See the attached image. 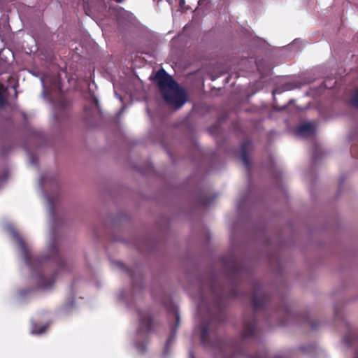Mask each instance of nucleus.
<instances>
[{"mask_svg": "<svg viewBox=\"0 0 358 358\" xmlns=\"http://www.w3.org/2000/svg\"><path fill=\"white\" fill-rule=\"evenodd\" d=\"M55 185V177L52 173H47L40 176L38 187L46 202L50 226L47 243L48 254L42 256L34 254L29 243L15 229L14 224L10 222L3 223V229L15 243L19 255L29 269L31 280L34 285V287L22 288L17 291L16 299L20 303L30 299L36 288L43 291L51 290L57 277L70 272L73 267V263L64 258L59 249L58 231L63 225L64 221L62 216L56 211L58 198L57 196H50L45 192L48 185Z\"/></svg>", "mask_w": 358, "mask_h": 358, "instance_id": "obj_1", "label": "nucleus"}, {"mask_svg": "<svg viewBox=\"0 0 358 358\" xmlns=\"http://www.w3.org/2000/svg\"><path fill=\"white\" fill-rule=\"evenodd\" d=\"M225 287L221 282H196V293L193 298L196 303L199 324L197 331L201 344L220 358L248 357L245 341L256 337L258 322L255 315L244 317L239 341H224L218 336V328L224 320V310L227 300L238 297L239 282H227ZM189 358H195L192 351Z\"/></svg>", "mask_w": 358, "mask_h": 358, "instance_id": "obj_2", "label": "nucleus"}, {"mask_svg": "<svg viewBox=\"0 0 358 358\" xmlns=\"http://www.w3.org/2000/svg\"><path fill=\"white\" fill-rule=\"evenodd\" d=\"M110 261L113 266L128 273L131 278V287L120 288L115 294V299L117 303L123 304L129 310L136 308L138 322L135 330L130 334V340L136 352L143 354L146 351V344L149 334L153 330L154 324L150 308H142L137 306L139 294L144 287L142 268L139 265L129 268L122 262L111 259Z\"/></svg>", "mask_w": 358, "mask_h": 358, "instance_id": "obj_3", "label": "nucleus"}, {"mask_svg": "<svg viewBox=\"0 0 358 358\" xmlns=\"http://www.w3.org/2000/svg\"><path fill=\"white\" fill-rule=\"evenodd\" d=\"M161 301L167 312L168 324L170 332L164 344V350L160 358H171L173 353V345L176 341L177 329L180 326V317L178 306L171 299L164 297Z\"/></svg>", "mask_w": 358, "mask_h": 358, "instance_id": "obj_4", "label": "nucleus"}, {"mask_svg": "<svg viewBox=\"0 0 358 358\" xmlns=\"http://www.w3.org/2000/svg\"><path fill=\"white\" fill-rule=\"evenodd\" d=\"M40 80L43 87L42 97L50 102H53V99L50 97L51 94L62 93L60 77L57 75L48 73L40 76Z\"/></svg>", "mask_w": 358, "mask_h": 358, "instance_id": "obj_5", "label": "nucleus"}, {"mask_svg": "<svg viewBox=\"0 0 358 358\" xmlns=\"http://www.w3.org/2000/svg\"><path fill=\"white\" fill-rule=\"evenodd\" d=\"M251 290L248 294L253 310L257 312L265 310L269 301L268 294L263 289L262 285L252 280L250 283Z\"/></svg>", "mask_w": 358, "mask_h": 358, "instance_id": "obj_6", "label": "nucleus"}, {"mask_svg": "<svg viewBox=\"0 0 358 358\" xmlns=\"http://www.w3.org/2000/svg\"><path fill=\"white\" fill-rule=\"evenodd\" d=\"M165 102L170 106L178 109L187 101V94L183 88L178 84L176 87L168 90L162 94Z\"/></svg>", "mask_w": 358, "mask_h": 358, "instance_id": "obj_7", "label": "nucleus"}, {"mask_svg": "<svg viewBox=\"0 0 358 358\" xmlns=\"http://www.w3.org/2000/svg\"><path fill=\"white\" fill-rule=\"evenodd\" d=\"M153 79L158 85L162 94L167 92L168 90L176 87L178 84L163 68L155 73Z\"/></svg>", "mask_w": 358, "mask_h": 358, "instance_id": "obj_8", "label": "nucleus"}, {"mask_svg": "<svg viewBox=\"0 0 358 358\" xmlns=\"http://www.w3.org/2000/svg\"><path fill=\"white\" fill-rule=\"evenodd\" d=\"M30 134L31 138V146H29L28 143L24 144V149L26 150V152L27 153L29 161L30 164L33 166H36L38 164V158L36 157L31 150V147L38 148V143L40 142H43L45 138L44 133L41 129H37L34 128H31L30 129Z\"/></svg>", "mask_w": 358, "mask_h": 358, "instance_id": "obj_9", "label": "nucleus"}, {"mask_svg": "<svg viewBox=\"0 0 358 358\" xmlns=\"http://www.w3.org/2000/svg\"><path fill=\"white\" fill-rule=\"evenodd\" d=\"M89 104L90 106H86L85 109V120L87 122L91 123L100 115L99 100L94 93H90Z\"/></svg>", "mask_w": 358, "mask_h": 358, "instance_id": "obj_10", "label": "nucleus"}, {"mask_svg": "<svg viewBox=\"0 0 358 358\" xmlns=\"http://www.w3.org/2000/svg\"><path fill=\"white\" fill-rule=\"evenodd\" d=\"M294 136L299 139H305L313 136V122L303 121L294 129Z\"/></svg>", "mask_w": 358, "mask_h": 358, "instance_id": "obj_11", "label": "nucleus"}, {"mask_svg": "<svg viewBox=\"0 0 358 358\" xmlns=\"http://www.w3.org/2000/svg\"><path fill=\"white\" fill-rule=\"evenodd\" d=\"M78 280H74L70 285L71 297L63 305L61 311L64 315H68L76 309L75 296L77 289Z\"/></svg>", "mask_w": 358, "mask_h": 358, "instance_id": "obj_12", "label": "nucleus"}, {"mask_svg": "<svg viewBox=\"0 0 358 358\" xmlns=\"http://www.w3.org/2000/svg\"><path fill=\"white\" fill-rule=\"evenodd\" d=\"M108 7L110 10H113V13L120 23L131 22L134 20V16L131 12L124 10L120 6L113 7L108 3Z\"/></svg>", "mask_w": 358, "mask_h": 358, "instance_id": "obj_13", "label": "nucleus"}, {"mask_svg": "<svg viewBox=\"0 0 358 358\" xmlns=\"http://www.w3.org/2000/svg\"><path fill=\"white\" fill-rule=\"evenodd\" d=\"M252 149V142L249 140H245L242 142L240 148V157L244 166L248 169L250 162L249 155Z\"/></svg>", "mask_w": 358, "mask_h": 358, "instance_id": "obj_14", "label": "nucleus"}, {"mask_svg": "<svg viewBox=\"0 0 358 358\" xmlns=\"http://www.w3.org/2000/svg\"><path fill=\"white\" fill-rule=\"evenodd\" d=\"M250 187H248L243 192L240 193L238 196V199L236 203V207L239 215L243 213L248 204V202L250 199Z\"/></svg>", "mask_w": 358, "mask_h": 358, "instance_id": "obj_15", "label": "nucleus"}, {"mask_svg": "<svg viewBox=\"0 0 358 358\" xmlns=\"http://www.w3.org/2000/svg\"><path fill=\"white\" fill-rule=\"evenodd\" d=\"M217 197V194L210 195L208 194L204 193L200 195L199 198V202L201 206L208 207L213 203V201Z\"/></svg>", "mask_w": 358, "mask_h": 358, "instance_id": "obj_16", "label": "nucleus"}, {"mask_svg": "<svg viewBox=\"0 0 358 358\" xmlns=\"http://www.w3.org/2000/svg\"><path fill=\"white\" fill-rule=\"evenodd\" d=\"M298 85L294 83H286L283 84L281 87H278L275 88L273 92V96H275L277 94H281L285 91H289L296 88Z\"/></svg>", "mask_w": 358, "mask_h": 358, "instance_id": "obj_17", "label": "nucleus"}, {"mask_svg": "<svg viewBox=\"0 0 358 358\" xmlns=\"http://www.w3.org/2000/svg\"><path fill=\"white\" fill-rule=\"evenodd\" d=\"M249 358H284V355L282 353H276L273 355H271L268 350L264 349L253 356H249Z\"/></svg>", "mask_w": 358, "mask_h": 358, "instance_id": "obj_18", "label": "nucleus"}, {"mask_svg": "<svg viewBox=\"0 0 358 358\" xmlns=\"http://www.w3.org/2000/svg\"><path fill=\"white\" fill-rule=\"evenodd\" d=\"M48 327V324L39 325L35 323L34 321H31V328L30 333L34 335H41L45 332Z\"/></svg>", "mask_w": 358, "mask_h": 358, "instance_id": "obj_19", "label": "nucleus"}, {"mask_svg": "<svg viewBox=\"0 0 358 358\" xmlns=\"http://www.w3.org/2000/svg\"><path fill=\"white\" fill-rule=\"evenodd\" d=\"M297 320L303 323L307 324L310 330L313 329V321L307 315L306 313H301L297 315Z\"/></svg>", "mask_w": 358, "mask_h": 358, "instance_id": "obj_20", "label": "nucleus"}, {"mask_svg": "<svg viewBox=\"0 0 358 358\" xmlns=\"http://www.w3.org/2000/svg\"><path fill=\"white\" fill-rule=\"evenodd\" d=\"M303 41L300 39L294 40L287 48L289 50H297L301 49L303 46Z\"/></svg>", "mask_w": 358, "mask_h": 358, "instance_id": "obj_21", "label": "nucleus"}, {"mask_svg": "<svg viewBox=\"0 0 358 358\" xmlns=\"http://www.w3.org/2000/svg\"><path fill=\"white\" fill-rule=\"evenodd\" d=\"M299 350L303 355H309L313 352V345L312 343L302 345L299 347Z\"/></svg>", "mask_w": 358, "mask_h": 358, "instance_id": "obj_22", "label": "nucleus"}, {"mask_svg": "<svg viewBox=\"0 0 358 358\" xmlns=\"http://www.w3.org/2000/svg\"><path fill=\"white\" fill-rule=\"evenodd\" d=\"M350 104L353 107L358 108V88L356 90L355 94L352 95L350 99Z\"/></svg>", "mask_w": 358, "mask_h": 358, "instance_id": "obj_23", "label": "nucleus"}, {"mask_svg": "<svg viewBox=\"0 0 358 358\" xmlns=\"http://www.w3.org/2000/svg\"><path fill=\"white\" fill-rule=\"evenodd\" d=\"M278 324H279V326H281V327L287 326L288 324V322H287L285 320H280L278 322Z\"/></svg>", "mask_w": 358, "mask_h": 358, "instance_id": "obj_24", "label": "nucleus"}, {"mask_svg": "<svg viewBox=\"0 0 358 358\" xmlns=\"http://www.w3.org/2000/svg\"><path fill=\"white\" fill-rule=\"evenodd\" d=\"M125 108H126V107H125L124 106H123L121 108V109L120 110V111H118V112H117V117H120V115L124 113V110H125Z\"/></svg>", "mask_w": 358, "mask_h": 358, "instance_id": "obj_25", "label": "nucleus"}, {"mask_svg": "<svg viewBox=\"0 0 358 358\" xmlns=\"http://www.w3.org/2000/svg\"><path fill=\"white\" fill-rule=\"evenodd\" d=\"M60 103H61V106H62V108H64L66 106V105H67L66 101L65 100H63V99L60 101Z\"/></svg>", "mask_w": 358, "mask_h": 358, "instance_id": "obj_26", "label": "nucleus"}, {"mask_svg": "<svg viewBox=\"0 0 358 358\" xmlns=\"http://www.w3.org/2000/svg\"><path fill=\"white\" fill-rule=\"evenodd\" d=\"M285 312H286L287 315L288 317H291L292 316V314L289 313V310H288L287 307L285 308Z\"/></svg>", "mask_w": 358, "mask_h": 358, "instance_id": "obj_27", "label": "nucleus"}, {"mask_svg": "<svg viewBox=\"0 0 358 358\" xmlns=\"http://www.w3.org/2000/svg\"><path fill=\"white\" fill-rule=\"evenodd\" d=\"M314 149H315V158L316 157V152H317V145H316L315 143Z\"/></svg>", "mask_w": 358, "mask_h": 358, "instance_id": "obj_28", "label": "nucleus"}, {"mask_svg": "<svg viewBox=\"0 0 358 358\" xmlns=\"http://www.w3.org/2000/svg\"><path fill=\"white\" fill-rule=\"evenodd\" d=\"M185 4V0H180V5L182 6Z\"/></svg>", "mask_w": 358, "mask_h": 358, "instance_id": "obj_29", "label": "nucleus"}, {"mask_svg": "<svg viewBox=\"0 0 358 358\" xmlns=\"http://www.w3.org/2000/svg\"><path fill=\"white\" fill-rule=\"evenodd\" d=\"M31 73L33 76H34L36 77H39V74L38 73L32 72Z\"/></svg>", "mask_w": 358, "mask_h": 358, "instance_id": "obj_30", "label": "nucleus"}, {"mask_svg": "<svg viewBox=\"0 0 358 358\" xmlns=\"http://www.w3.org/2000/svg\"><path fill=\"white\" fill-rule=\"evenodd\" d=\"M115 96L120 100L122 101V97L118 96L117 94L115 92Z\"/></svg>", "mask_w": 358, "mask_h": 358, "instance_id": "obj_31", "label": "nucleus"}, {"mask_svg": "<svg viewBox=\"0 0 358 358\" xmlns=\"http://www.w3.org/2000/svg\"><path fill=\"white\" fill-rule=\"evenodd\" d=\"M310 159L313 158V152H310Z\"/></svg>", "mask_w": 358, "mask_h": 358, "instance_id": "obj_32", "label": "nucleus"}, {"mask_svg": "<svg viewBox=\"0 0 358 358\" xmlns=\"http://www.w3.org/2000/svg\"><path fill=\"white\" fill-rule=\"evenodd\" d=\"M54 118L57 120H58V117H57V115L56 114H54Z\"/></svg>", "mask_w": 358, "mask_h": 358, "instance_id": "obj_33", "label": "nucleus"}, {"mask_svg": "<svg viewBox=\"0 0 358 358\" xmlns=\"http://www.w3.org/2000/svg\"><path fill=\"white\" fill-rule=\"evenodd\" d=\"M264 239L266 240V242H268V243H269V241L268 240L267 237H264Z\"/></svg>", "mask_w": 358, "mask_h": 358, "instance_id": "obj_34", "label": "nucleus"}, {"mask_svg": "<svg viewBox=\"0 0 358 358\" xmlns=\"http://www.w3.org/2000/svg\"><path fill=\"white\" fill-rule=\"evenodd\" d=\"M294 99H290V100H289V103H293V102H294Z\"/></svg>", "mask_w": 358, "mask_h": 358, "instance_id": "obj_35", "label": "nucleus"}, {"mask_svg": "<svg viewBox=\"0 0 358 358\" xmlns=\"http://www.w3.org/2000/svg\"><path fill=\"white\" fill-rule=\"evenodd\" d=\"M286 108V106H283L280 110L285 109Z\"/></svg>", "mask_w": 358, "mask_h": 358, "instance_id": "obj_36", "label": "nucleus"}, {"mask_svg": "<svg viewBox=\"0 0 358 358\" xmlns=\"http://www.w3.org/2000/svg\"><path fill=\"white\" fill-rule=\"evenodd\" d=\"M314 327H315V329L316 328V322H315Z\"/></svg>", "mask_w": 358, "mask_h": 358, "instance_id": "obj_37", "label": "nucleus"}, {"mask_svg": "<svg viewBox=\"0 0 358 358\" xmlns=\"http://www.w3.org/2000/svg\"><path fill=\"white\" fill-rule=\"evenodd\" d=\"M357 338H358V336H357Z\"/></svg>", "mask_w": 358, "mask_h": 358, "instance_id": "obj_38", "label": "nucleus"}]
</instances>
